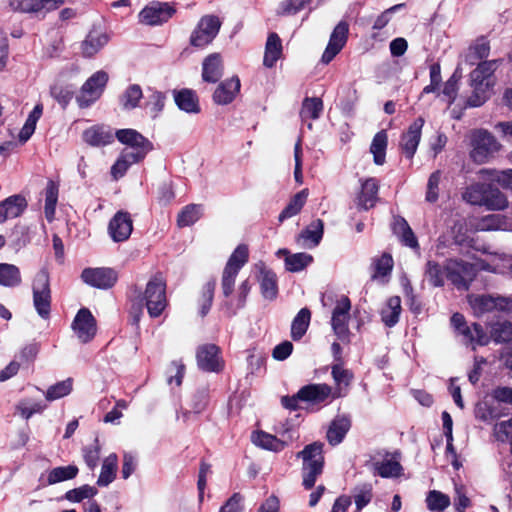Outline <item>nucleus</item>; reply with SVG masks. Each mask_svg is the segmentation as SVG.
I'll return each mask as SVG.
<instances>
[{
  "mask_svg": "<svg viewBox=\"0 0 512 512\" xmlns=\"http://www.w3.org/2000/svg\"><path fill=\"white\" fill-rule=\"evenodd\" d=\"M501 63L502 59L484 60L470 72L472 93L466 101L469 107H480L492 96L497 81L495 71Z\"/></svg>",
  "mask_w": 512,
  "mask_h": 512,
  "instance_id": "nucleus-1",
  "label": "nucleus"
},
{
  "mask_svg": "<svg viewBox=\"0 0 512 512\" xmlns=\"http://www.w3.org/2000/svg\"><path fill=\"white\" fill-rule=\"evenodd\" d=\"M324 444L321 442H313L304 447L303 450L297 453L298 458H302V485L306 490L314 487L318 476L323 473L324 468Z\"/></svg>",
  "mask_w": 512,
  "mask_h": 512,
  "instance_id": "nucleus-2",
  "label": "nucleus"
},
{
  "mask_svg": "<svg viewBox=\"0 0 512 512\" xmlns=\"http://www.w3.org/2000/svg\"><path fill=\"white\" fill-rule=\"evenodd\" d=\"M143 299L151 317H158L163 312L167 305L166 284L160 275L147 283Z\"/></svg>",
  "mask_w": 512,
  "mask_h": 512,
  "instance_id": "nucleus-3",
  "label": "nucleus"
},
{
  "mask_svg": "<svg viewBox=\"0 0 512 512\" xmlns=\"http://www.w3.org/2000/svg\"><path fill=\"white\" fill-rule=\"evenodd\" d=\"M501 144L487 130H477L472 135V151L470 156L476 163H484L495 155Z\"/></svg>",
  "mask_w": 512,
  "mask_h": 512,
  "instance_id": "nucleus-4",
  "label": "nucleus"
},
{
  "mask_svg": "<svg viewBox=\"0 0 512 512\" xmlns=\"http://www.w3.org/2000/svg\"><path fill=\"white\" fill-rule=\"evenodd\" d=\"M351 301L348 296H341L332 311L331 326L337 338L346 344L350 343L349 330Z\"/></svg>",
  "mask_w": 512,
  "mask_h": 512,
  "instance_id": "nucleus-5",
  "label": "nucleus"
},
{
  "mask_svg": "<svg viewBox=\"0 0 512 512\" xmlns=\"http://www.w3.org/2000/svg\"><path fill=\"white\" fill-rule=\"evenodd\" d=\"M221 21L213 15H205L200 18L194 30L191 32L189 42L195 48H204L217 36Z\"/></svg>",
  "mask_w": 512,
  "mask_h": 512,
  "instance_id": "nucleus-6",
  "label": "nucleus"
},
{
  "mask_svg": "<svg viewBox=\"0 0 512 512\" xmlns=\"http://www.w3.org/2000/svg\"><path fill=\"white\" fill-rule=\"evenodd\" d=\"M476 275L475 265L461 259H449L445 265L446 278L458 289H469Z\"/></svg>",
  "mask_w": 512,
  "mask_h": 512,
  "instance_id": "nucleus-7",
  "label": "nucleus"
},
{
  "mask_svg": "<svg viewBox=\"0 0 512 512\" xmlns=\"http://www.w3.org/2000/svg\"><path fill=\"white\" fill-rule=\"evenodd\" d=\"M451 325L458 334L464 337L466 344H476L479 346L489 344V337L482 325L474 322L471 326H468L463 314L454 313L451 316Z\"/></svg>",
  "mask_w": 512,
  "mask_h": 512,
  "instance_id": "nucleus-8",
  "label": "nucleus"
},
{
  "mask_svg": "<svg viewBox=\"0 0 512 512\" xmlns=\"http://www.w3.org/2000/svg\"><path fill=\"white\" fill-rule=\"evenodd\" d=\"M33 304L42 318L50 314L51 291L47 272L40 271L33 281Z\"/></svg>",
  "mask_w": 512,
  "mask_h": 512,
  "instance_id": "nucleus-9",
  "label": "nucleus"
},
{
  "mask_svg": "<svg viewBox=\"0 0 512 512\" xmlns=\"http://www.w3.org/2000/svg\"><path fill=\"white\" fill-rule=\"evenodd\" d=\"M115 137L120 143L127 146L126 149L130 151V154L142 160L153 149L152 143L134 129L117 130Z\"/></svg>",
  "mask_w": 512,
  "mask_h": 512,
  "instance_id": "nucleus-10",
  "label": "nucleus"
},
{
  "mask_svg": "<svg viewBox=\"0 0 512 512\" xmlns=\"http://www.w3.org/2000/svg\"><path fill=\"white\" fill-rule=\"evenodd\" d=\"M108 82V74L104 71H97L83 84L77 102L80 107H88L95 102L103 93Z\"/></svg>",
  "mask_w": 512,
  "mask_h": 512,
  "instance_id": "nucleus-11",
  "label": "nucleus"
},
{
  "mask_svg": "<svg viewBox=\"0 0 512 512\" xmlns=\"http://www.w3.org/2000/svg\"><path fill=\"white\" fill-rule=\"evenodd\" d=\"M175 12L176 10L169 3L153 1L140 11L138 17L140 23L156 26L167 22Z\"/></svg>",
  "mask_w": 512,
  "mask_h": 512,
  "instance_id": "nucleus-12",
  "label": "nucleus"
},
{
  "mask_svg": "<svg viewBox=\"0 0 512 512\" xmlns=\"http://www.w3.org/2000/svg\"><path fill=\"white\" fill-rule=\"evenodd\" d=\"M475 193L480 196L472 200L474 205H483L490 210H503L508 206L506 196L493 184H478L472 195Z\"/></svg>",
  "mask_w": 512,
  "mask_h": 512,
  "instance_id": "nucleus-13",
  "label": "nucleus"
},
{
  "mask_svg": "<svg viewBox=\"0 0 512 512\" xmlns=\"http://www.w3.org/2000/svg\"><path fill=\"white\" fill-rule=\"evenodd\" d=\"M249 255L248 245L241 243L234 249L226 261V296L232 292L235 278L242 267L248 263Z\"/></svg>",
  "mask_w": 512,
  "mask_h": 512,
  "instance_id": "nucleus-14",
  "label": "nucleus"
},
{
  "mask_svg": "<svg viewBox=\"0 0 512 512\" xmlns=\"http://www.w3.org/2000/svg\"><path fill=\"white\" fill-rule=\"evenodd\" d=\"M424 123V118L419 116L410 124L407 131L400 136L399 148L401 153L409 160L413 159L417 151Z\"/></svg>",
  "mask_w": 512,
  "mask_h": 512,
  "instance_id": "nucleus-15",
  "label": "nucleus"
},
{
  "mask_svg": "<svg viewBox=\"0 0 512 512\" xmlns=\"http://www.w3.org/2000/svg\"><path fill=\"white\" fill-rule=\"evenodd\" d=\"M349 34V24L342 20L333 29L329 42L322 54L321 62L329 64L345 46Z\"/></svg>",
  "mask_w": 512,
  "mask_h": 512,
  "instance_id": "nucleus-16",
  "label": "nucleus"
},
{
  "mask_svg": "<svg viewBox=\"0 0 512 512\" xmlns=\"http://www.w3.org/2000/svg\"><path fill=\"white\" fill-rule=\"evenodd\" d=\"M133 231V221L126 211H118L109 221L108 234L114 242H124Z\"/></svg>",
  "mask_w": 512,
  "mask_h": 512,
  "instance_id": "nucleus-17",
  "label": "nucleus"
},
{
  "mask_svg": "<svg viewBox=\"0 0 512 512\" xmlns=\"http://www.w3.org/2000/svg\"><path fill=\"white\" fill-rule=\"evenodd\" d=\"M81 278L92 287L108 289L115 284L117 274L110 268H86L82 271Z\"/></svg>",
  "mask_w": 512,
  "mask_h": 512,
  "instance_id": "nucleus-18",
  "label": "nucleus"
},
{
  "mask_svg": "<svg viewBox=\"0 0 512 512\" xmlns=\"http://www.w3.org/2000/svg\"><path fill=\"white\" fill-rule=\"evenodd\" d=\"M73 331L78 339L83 342H89L96 334V321L91 312L82 308L78 311L73 323Z\"/></svg>",
  "mask_w": 512,
  "mask_h": 512,
  "instance_id": "nucleus-19",
  "label": "nucleus"
},
{
  "mask_svg": "<svg viewBox=\"0 0 512 512\" xmlns=\"http://www.w3.org/2000/svg\"><path fill=\"white\" fill-rule=\"evenodd\" d=\"M221 349L214 344H204L196 352L197 365L201 370L215 372L220 367Z\"/></svg>",
  "mask_w": 512,
  "mask_h": 512,
  "instance_id": "nucleus-20",
  "label": "nucleus"
},
{
  "mask_svg": "<svg viewBox=\"0 0 512 512\" xmlns=\"http://www.w3.org/2000/svg\"><path fill=\"white\" fill-rule=\"evenodd\" d=\"M379 187V181L374 177L362 181L357 195V207L365 211L373 208L378 201Z\"/></svg>",
  "mask_w": 512,
  "mask_h": 512,
  "instance_id": "nucleus-21",
  "label": "nucleus"
},
{
  "mask_svg": "<svg viewBox=\"0 0 512 512\" xmlns=\"http://www.w3.org/2000/svg\"><path fill=\"white\" fill-rule=\"evenodd\" d=\"M65 0H11L10 6L20 12H49L60 7Z\"/></svg>",
  "mask_w": 512,
  "mask_h": 512,
  "instance_id": "nucleus-22",
  "label": "nucleus"
},
{
  "mask_svg": "<svg viewBox=\"0 0 512 512\" xmlns=\"http://www.w3.org/2000/svg\"><path fill=\"white\" fill-rule=\"evenodd\" d=\"M223 74V58L220 53H211L202 62V80L217 83Z\"/></svg>",
  "mask_w": 512,
  "mask_h": 512,
  "instance_id": "nucleus-23",
  "label": "nucleus"
},
{
  "mask_svg": "<svg viewBox=\"0 0 512 512\" xmlns=\"http://www.w3.org/2000/svg\"><path fill=\"white\" fill-rule=\"evenodd\" d=\"M331 392L332 389L327 384H308L298 390L297 397L304 402L320 404L328 399Z\"/></svg>",
  "mask_w": 512,
  "mask_h": 512,
  "instance_id": "nucleus-24",
  "label": "nucleus"
},
{
  "mask_svg": "<svg viewBox=\"0 0 512 512\" xmlns=\"http://www.w3.org/2000/svg\"><path fill=\"white\" fill-rule=\"evenodd\" d=\"M26 207V199L21 195H13L0 202V224L20 216Z\"/></svg>",
  "mask_w": 512,
  "mask_h": 512,
  "instance_id": "nucleus-25",
  "label": "nucleus"
},
{
  "mask_svg": "<svg viewBox=\"0 0 512 512\" xmlns=\"http://www.w3.org/2000/svg\"><path fill=\"white\" fill-rule=\"evenodd\" d=\"M401 313V298L397 295L389 297L379 312L381 321L387 328H392L397 325Z\"/></svg>",
  "mask_w": 512,
  "mask_h": 512,
  "instance_id": "nucleus-26",
  "label": "nucleus"
},
{
  "mask_svg": "<svg viewBox=\"0 0 512 512\" xmlns=\"http://www.w3.org/2000/svg\"><path fill=\"white\" fill-rule=\"evenodd\" d=\"M115 135L105 126H93L83 132V140L90 146L100 147L111 144Z\"/></svg>",
  "mask_w": 512,
  "mask_h": 512,
  "instance_id": "nucleus-27",
  "label": "nucleus"
},
{
  "mask_svg": "<svg viewBox=\"0 0 512 512\" xmlns=\"http://www.w3.org/2000/svg\"><path fill=\"white\" fill-rule=\"evenodd\" d=\"M173 97L180 110L194 114L200 112L199 98L194 90L188 88L175 90Z\"/></svg>",
  "mask_w": 512,
  "mask_h": 512,
  "instance_id": "nucleus-28",
  "label": "nucleus"
},
{
  "mask_svg": "<svg viewBox=\"0 0 512 512\" xmlns=\"http://www.w3.org/2000/svg\"><path fill=\"white\" fill-rule=\"evenodd\" d=\"M392 230L395 235L398 236L400 242L409 248L419 249V243L410 225L402 216L394 218Z\"/></svg>",
  "mask_w": 512,
  "mask_h": 512,
  "instance_id": "nucleus-29",
  "label": "nucleus"
},
{
  "mask_svg": "<svg viewBox=\"0 0 512 512\" xmlns=\"http://www.w3.org/2000/svg\"><path fill=\"white\" fill-rule=\"evenodd\" d=\"M351 427V420L348 416H338L330 424L327 430V440L330 445L336 446L345 438Z\"/></svg>",
  "mask_w": 512,
  "mask_h": 512,
  "instance_id": "nucleus-30",
  "label": "nucleus"
},
{
  "mask_svg": "<svg viewBox=\"0 0 512 512\" xmlns=\"http://www.w3.org/2000/svg\"><path fill=\"white\" fill-rule=\"evenodd\" d=\"M278 254L285 255V269L291 273L300 272L313 262V256L305 252L291 254L287 249H280Z\"/></svg>",
  "mask_w": 512,
  "mask_h": 512,
  "instance_id": "nucleus-31",
  "label": "nucleus"
},
{
  "mask_svg": "<svg viewBox=\"0 0 512 512\" xmlns=\"http://www.w3.org/2000/svg\"><path fill=\"white\" fill-rule=\"evenodd\" d=\"M251 440L256 446L273 452H281L287 446V442L262 430L254 431Z\"/></svg>",
  "mask_w": 512,
  "mask_h": 512,
  "instance_id": "nucleus-32",
  "label": "nucleus"
},
{
  "mask_svg": "<svg viewBox=\"0 0 512 512\" xmlns=\"http://www.w3.org/2000/svg\"><path fill=\"white\" fill-rule=\"evenodd\" d=\"M308 195L309 190L307 188H304L301 191L297 192L294 196H292L288 204L279 214L278 221L282 223L285 220L298 215L301 212L304 205L306 204Z\"/></svg>",
  "mask_w": 512,
  "mask_h": 512,
  "instance_id": "nucleus-33",
  "label": "nucleus"
},
{
  "mask_svg": "<svg viewBox=\"0 0 512 512\" xmlns=\"http://www.w3.org/2000/svg\"><path fill=\"white\" fill-rule=\"evenodd\" d=\"M282 55V42L279 35L275 32H272L268 35L263 65L267 68H272L275 66L276 62L280 59Z\"/></svg>",
  "mask_w": 512,
  "mask_h": 512,
  "instance_id": "nucleus-34",
  "label": "nucleus"
},
{
  "mask_svg": "<svg viewBox=\"0 0 512 512\" xmlns=\"http://www.w3.org/2000/svg\"><path fill=\"white\" fill-rule=\"evenodd\" d=\"M260 290L265 299L274 300L278 295L277 275L271 269L262 267L260 269Z\"/></svg>",
  "mask_w": 512,
  "mask_h": 512,
  "instance_id": "nucleus-35",
  "label": "nucleus"
},
{
  "mask_svg": "<svg viewBox=\"0 0 512 512\" xmlns=\"http://www.w3.org/2000/svg\"><path fill=\"white\" fill-rule=\"evenodd\" d=\"M324 234V222L322 219L313 220L305 229L301 231L298 236V241L303 240L309 243V247H316L319 245Z\"/></svg>",
  "mask_w": 512,
  "mask_h": 512,
  "instance_id": "nucleus-36",
  "label": "nucleus"
},
{
  "mask_svg": "<svg viewBox=\"0 0 512 512\" xmlns=\"http://www.w3.org/2000/svg\"><path fill=\"white\" fill-rule=\"evenodd\" d=\"M388 146V134L386 130L377 132L371 142L370 152L376 165H383L386 161V150Z\"/></svg>",
  "mask_w": 512,
  "mask_h": 512,
  "instance_id": "nucleus-37",
  "label": "nucleus"
},
{
  "mask_svg": "<svg viewBox=\"0 0 512 512\" xmlns=\"http://www.w3.org/2000/svg\"><path fill=\"white\" fill-rule=\"evenodd\" d=\"M311 320V311L304 307L294 317L291 324V338L299 341L307 332Z\"/></svg>",
  "mask_w": 512,
  "mask_h": 512,
  "instance_id": "nucleus-38",
  "label": "nucleus"
},
{
  "mask_svg": "<svg viewBox=\"0 0 512 512\" xmlns=\"http://www.w3.org/2000/svg\"><path fill=\"white\" fill-rule=\"evenodd\" d=\"M117 468L118 458L116 454L112 453L103 461L97 484L101 487L108 486L115 479Z\"/></svg>",
  "mask_w": 512,
  "mask_h": 512,
  "instance_id": "nucleus-39",
  "label": "nucleus"
},
{
  "mask_svg": "<svg viewBox=\"0 0 512 512\" xmlns=\"http://www.w3.org/2000/svg\"><path fill=\"white\" fill-rule=\"evenodd\" d=\"M372 267V280L390 276L394 267L392 255L388 252H384L380 257L373 259Z\"/></svg>",
  "mask_w": 512,
  "mask_h": 512,
  "instance_id": "nucleus-40",
  "label": "nucleus"
},
{
  "mask_svg": "<svg viewBox=\"0 0 512 512\" xmlns=\"http://www.w3.org/2000/svg\"><path fill=\"white\" fill-rule=\"evenodd\" d=\"M43 113L42 104H37L28 115L25 124L19 132V141L25 143L34 133L36 124Z\"/></svg>",
  "mask_w": 512,
  "mask_h": 512,
  "instance_id": "nucleus-41",
  "label": "nucleus"
},
{
  "mask_svg": "<svg viewBox=\"0 0 512 512\" xmlns=\"http://www.w3.org/2000/svg\"><path fill=\"white\" fill-rule=\"evenodd\" d=\"M323 111V101L318 97H305L302 102L300 116L302 119L316 120Z\"/></svg>",
  "mask_w": 512,
  "mask_h": 512,
  "instance_id": "nucleus-42",
  "label": "nucleus"
},
{
  "mask_svg": "<svg viewBox=\"0 0 512 512\" xmlns=\"http://www.w3.org/2000/svg\"><path fill=\"white\" fill-rule=\"evenodd\" d=\"M21 283V274L17 266L8 263H0V285L15 287Z\"/></svg>",
  "mask_w": 512,
  "mask_h": 512,
  "instance_id": "nucleus-43",
  "label": "nucleus"
},
{
  "mask_svg": "<svg viewBox=\"0 0 512 512\" xmlns=\"http://www.w3.org/2000/svg\"><path fill=\"white\" fill-rule=\"evenodd\" d=\"M203 209L201 205L198 204H189L185 206L177 217V225L182 227H187L193 225L197 222L202 216Z\"/></svg>",
  "mask_w": 512,
  "mask_h": 512,
  "instance_id": "nucleus-44",
  "label": "nucleus"
},
{
  "mask_svg": "<svg viewBox=\"0 0 512 512\" xmlns=\"http://www.w3.org/2000/svg\"><path fill=\"white\" fill-rule=\"evenodd\" d=\"M489 341L508 343L512 341V323L509 321L496 322L491 325Z\"/></svg>",
  "mask_w": 512,
  "mask_h": 512,
  "instance_id": "nucleus-45",
  "label": "nucleus"
},
{
  "mask_svg": "<svg viewBox=\"0 0 512 512\" xmlns=\"http://www.w3.org/2000/svg\"><path fill=\"white\" fill-rule=\"evenodd\" d=\"M141 160L142 159L130 154V151L128 149H124L120 157L117 159V161L111 168L112 176L115 179L122 177L132 164L137 163Z\"/></svg>",
  "mask_w": 512,
  "mask_h": 512,
  "instance_id": "nucleus-46",
  "label": "nucleus"
},
{
  "mask_svg": "<svg viewBox=\"0 0 512 512\" xmlns=\"http://www.w3.org/2000/svg\"><path fill=\"white\" fill-rule=\"evenodd\" d=\"M108 38L105 34L90 33L82 43V51L85 56H93L96 54L106 43Z\"/></svg>",
  "mask_w": 512,
  "mask_h": 512,
  "instance_id": "nucleus-47",
  "label": "nucleus"
},
{
  "mask_svg": "<svg viewBox=\"0 0 512 512\" xmlns=\"http://www.w3.org/2000/svg\"><path fill=\"white\" fill-rule=\"evenodd\" d=\"M77 474L78 468L74 465L56 467L48 473L47 484L54 485L65 480H70L75 478Z\"/></svg>",
  "mask_w": 512,
  "mask_h": 512,
  "instance_id": "nucleus-48",
  "label": "nucleus"
},
{
  "mask_svg": "<svg viewBox=\"0 0 512 512\" xmlns=\"http://www.w3.org/2000/svg\"><path fill=\"white\" fill-rule=\"evenodd\" d=\"M425 275L429 281V283L433 287H442L444 286V278L445 276V266L442 267L438 262L429 260L426 263Z\"/></svg>",
  "mask_w": 512,
  "mask_h": 512,
  "instance_id": "nucleus-49",
  "label": "nucleus"
},
{
  "mask_svg": "<svg viewBox=\"0 0 512 512\" xmlns=\"http://www.w3.org/2000/svg\"><path fill=\"white\" fill-rule=\"evenodd\" d=\"M377 474L382 478L398 477L403 470L399 461L386 459L374 464Z\"/></svg>",
  "mask_w": 512,
  "mask_h": 512,
  "instance_id": "nucleus-50",
  "label": "nucleus"
},
{
  "mask_svg": "<svg viewBox=\"0 0 512 512\" xmlns=\"http://www.w3.org/2000/svg\"><path fill=\"white\" fill-rule=\"evenodd\" d=\"M480 174L492 182H497L502 188L512 190V169L502 171L482 169Z\"/></svg>",
  "mask_w": 512,
  "mask_h": 512,
  "instance_id": "nucleus-51",
  "label": "nucleus"
},
{
  "mask_svg": "<svg viewBox=\"0 0 512 512\" xmlns=\"http://www.w3.org/2000/svg\"><path fill=\"white\" fill-rule=\"evenodd\" d=\"M403 293L410 311L418 315L423 310V305L419 297L414 293V288L408 278L402 280Z\"/></svg>",
  "mask_w": 512,
  "mask_h": 512,
  "instance_id": "nucleus-52",
  "label": "nucleus"
},
{
  "mask_svg": "<svg viewBox=\"0 0 512 512\" xmlns=\"http://www.w3.org/2000/svg\"><path fill=\"white\" fill-rule=\"evenodd\" d=\"M426 503L429 510L442 512L444 509L449 507L450 498L448 495L440 491L431 490L427 494Z\"/></svg>",
  "mask_w": 512,
  "mask_h": 512,
  "instance_id": "nucleus-53",
  "label": "nucleus"
},
{
  "mask_svg": "<svg viewBox=\"0 0 512 512\" xmlns=\"http://www.w3.org/2000/svg\"><path fill=\"white\" fill-rule=\"evenodd\" d=\"M142 96V89L139 85H130L121 96L122 107L126 110L134 109L137 107Z\"/></svg>",
  "mask_w": 512,
  "mask_h": 512,
  "instance_id": "nucleus-54",
  "label": "nucleus"
},
{
  "mask_svg": "<svg viewBox=\"0 0 512 512\" xmlns=\"http://www.w3.org/2000/svg\"><path fill=\"white\" fill-rule=\"evenodd\" d=\"M97 492L98 491L96 488L89 485H83L81 487L67 491L64 497L70 502L78 503L84 499H90L94 497Z\"/></svg>",
  "mask_w": 512,
  "mask_h": 512,
  "instance_id": "nucleus-55",
  "label": "nucleus"
},
{
  "mask_svg": "<svg viewBox=\"0 0 512 512\" xmlns=\"http://www.w3.org/2000/svg\"><path fill=\"white\" fill-rule=\"evenodd\" d=\"M441 175V171L436 170L433 173H431V175L428 178L425 199L429 203H435L439 198V184L441 180Z\"/></svg>",
  "mask_w": 512,
  "mask_h": 512,
  "instance_id": "nucleus-56",
  "label": "nucleus"
},
{
  "mask_svg": "<svg viewBox=\"0 0 512 512\" xmlns=\"http://www.w3.org/2000/svg\"><path fill=\"white\" fill-rule=\"evenodd\" d=\"M72 390V380L66 379L48 388L45 397L53 401L68 395Z\"/></svg>",
  "mask_w": 512,
  "mask_h": 512,
  "instance_id": "nucleus-57",
  "label": "nucleus"
},
{
  "mask_svg": "<svg viewBox=\"0 0 512 512\" xmlns=\"http://www.w3.org/2000/svg\"><path fill=\"white\" fill-rule=\"evenodd\" d=\"M506 415H508V412H503L498 407L487 404L478 406L476 411L477 418L485 422L496 420Z\"/></svg>",
  "mask_w": 512,
  "mask_h": 512,
  "instance_id": "nucleus-58",
  "label": "nucleus"
},
{
  "mask_svg": "<svg viewBox=\"0 0 512 512\" xmlns=\"http://www.w3.org/2000/svg\"><path fill=\"white\" fill-rule=\"evenodd\" d=\"M58 198V190L57 187L50 182L46 188V198H45V215L46 218L51 221L53 219L55 213V206Z\"/></svg>",
  "mask_w": 512,
  "mask_h": 512,
  "instance_id": "nucleus-59",
  "label": "nucleus"
},
{
  "mask_svg": "<svg viewBox=\"0 0 512 512\" xmlns=\"http://www.w3.org/2000/svg\"><path fill=\"white\" fill-rule=\"evenodd\" d=\"M331 375L338 386L343 384L347 387L353 379V373L350 370L345 369L344 365H332Z\"/></svg>",
  "mask_w": 512,
  "mask_h": 512,
  "instance_id": "nucleus-60",
  "label": "nucleus"
},
{
  "mask_svg": "<svg viewBox=\"0 0 512 512\" xmlns=\"http://www.w3.org/2000/svg\"><path fill=\"white\" fill-rule=\"evenodd\" d=\"M310 0H284L280 4L281 15H294L301 11Z\"/></svg>",
  "mask_w": 512,
  "mask_h": 512,
  "instance_id": "nucleus-61",
  "label": "nucleus"
},
{
  "mask_svg": "<svg viewBox=\"0 0 512 512\" xmlns=\"http://www.w3.org/2000/svg\"><path fill=\"white\" fill-rule=\"evenodd\" d=\"M245 497L240 492H235L226 500V512H244Z\"/></svg>",
  "mask_w": 512,
  "mask_h": 512,
  "instance_id": "nucleus-62",
  "label": "nucleus"
},
{
  "mask_svg": "<svg viewBox=\"0 0 512 512\" xmlns=\"http://www.w3.org/2000/svg\"><path fill=\"white\" fill-rule=\"evenodd\" d=\"M473 51L472 57L477 60L486 59L490 53V43L484 37L477 39L474 46L471 47Z\"/></svg>",
  "mask_w": 512,
  "mask_h": 512,
  "instance_id": "nucleus-63",
  "label": "nucleus"
},
{
  "mask_svg": "<svg viewBox=\"0 0 512 512\" xmlns=\"http://www.w3.org/2000/svg\"><path fill=\"white\" fill-rule=\"evenodd\" d=\"M100 456V446L98 444V441L96 440L95 443L89 447H86L84 449V460L89 468L94 469L99 460Z\"/></svg>",
  "mask_w": 512,
  "mask_h": 512,
  "instance_id": "nucleus-64",
  "label": "nucleus"
}]
</instances>
